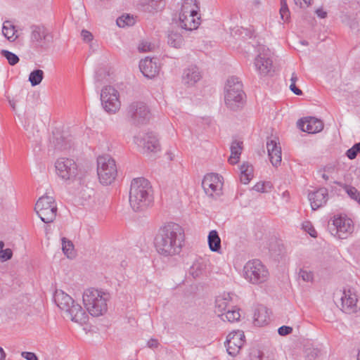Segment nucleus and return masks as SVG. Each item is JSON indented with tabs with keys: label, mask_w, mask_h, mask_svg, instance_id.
<instances>
[{
	"label": "nucleus",
	"mask_w": 360,
	"mask_h": 360,
	"mask_svg": "<svg viewBox=\"0 0 360 360\" xmlns=\"http://www.w3.org/2000/svg\"><path fill=\"white\" fill-rule=\"evenodd\" d=\"M184 240V229L176 223L168 222L159 228L154 245L160 255L172 257L181 252Z\"/></svg>",
	"instance_id": "f257e3e1"
},
{
	"label": "nucleus",
	"mask_w": 360,
	"mask_h": 360,
	"mask_svg": "<svg viewBox=\"0 0 360 360\" xmlns=\"http://www.w3.org/2000/svg\"><path fill=\"white\" fill-rule=\"evenodd\" d=\"M153 202L152 187L145 178L133 179L129 191V203L135 212L143 211Z\"/></svg>",
	"instance_id": "f03ea898"
},
{
	"label": "nucleus",
	"mask_w": 360,
	"mask_h": 360,
	"mask_svg": "<svg viewBox=\"0 0 360 360\" xmlns=\"http://www.w3.org/2000/svg\"><path fill=\"white\" fill-rule=\"evenodd\" d=\"M83 303L87 311L92 316L98 317L103 315L108 310V304L110 296L94 288L86 289L83 293Z\"/></svg>",
	"instance_id": "7ed1b4c3"
},
{
	"label": "nucleus",
	"mask_w": 360,
	"mask_h": 360,
	"mask_svg": "<svg viewBox=\"0 0 360 360\" xmlns=\"http://www.w3.org/2000/svg\"><path fill=\"white\" fill-rule=\"evenodd\" d=\"M245 92L243 84L236 77L228 79L224 92V101L226 106L231 110H237L244 103Z\"/></svg>",
	"instance_id": "20e7f679"
},
{
	"label": "nucleus",
	"mask_w": 360,
	"mask_h": 360,
	"mask_svg": "<svg viewBox=\"0 0 360 360\" xmlns=\"http://www.w3.org/2000/svg\"><path fill=\"white\" fill-rule=\"evenodd\" d=\"M97 173L100 182L109 185L115 179L117 169L115 160L109 155H101L97 158Z\"/></svg>",
	"instance_id": "39448f33"
},
{
	"label": "nucleus",
	"mask_w": 360,
	"mask_h": 360,
	"mask_svg": "<svg viewBox=\"0 0 360 360\" xmlns=\"http://www.w3.org/2000/svg\"><path fill=\"white\" fill-rule=\"evenodd\" d=\"M243 276L252 284H260L268 279L269 271L261 261L252 259L244 266Z\"/></svg>",
	"instance_id": "423d86ee"
},
{
	"label": "nucleus",
	"mask_w": 360,
	"mask_h": 360,
	"mask_svg": "<svg viewBox=\"0 0 360 360\" xmlns=\"http://www.w3.org/2000/svg\"><path fill=\"white\" fill-rule=\"evenodd\" d=\"M34 210L41 220L46 224L54 221L58 211L54 198L49 195L41 197L35 204Z\"/></svg>",
	"instance_id": "0eeeda50"
},
{
	"label": "nucleus",
	"mask_w": 360,
	"mask_h": 360,
	"mask_svg": "<svg viewBox=\"0 0 360 360\" xmlns=\"http://www.w3.org/2000/svg\"><path fill=\"white\" fill-rule=\"evenodd\" d=\"M127 115L133 124L141 125L146 124L150 120V111L145 103L136 101L128 106Z\"/></svg>",
	"instance_id": "6e6552de"
},
{
	"label": "nucleus",
	"mask_w": 360,
	"mask_h": 360,
	"mask_svg": "<svg viewBox=\"0 0 360 360\" xmlns=\"http://www.w3.org/2000/svg\"><path fill=\"white\" fill-rule=\"evenodd\" d=\"M328 229L333 236L345 239L353 231V226L351 219L339 216L328 221Z\"/></svg>",
	"instance_id": "1a4fd4ad"
},
{
	"label": "nucleus",
	"mask_w": 360,
	"mask_h": 360,
	"mask_svg": "<svg viewBox=\"0 0 360 360\" xmlns=\"http://www.w3.org/2000/svg\"><path fill=\"white\" fill-rule=\"evenodd\" d=\"M254 65L260 77L270 75L273 72L271 53L268 48L261 46L258 49V54L255 59Z\"/></svg>",
	"instance_id": "9d476101"
},
{
	"label": "nucleus",
	"mask_w": 360,
	"mask_h": 360,
	"mask_svg": "<svg viewBox=\"0 0 360 360\" xmlns=\"http://www.w3.org/2000/svg\"><path fill=\"white\" fill-rule=\"evenodd\" d=\"M119 93L112 86H105L101 93V101L104 110L109 113H115L120 108Z\"/></svg>",
	"instance_id": "9b49d317"
},
{
	"label": "nucleus",
	"mask_w": 360,
	"mask_h": 360,
	"mask_svg": "<svg viewBox=\"0 0 360 360\" xmlns=\"http://www.w3.org/2000/svg\"><path fill=\"white\" fill-rule=\"evenodd\" d=\"M53 40L52 33L44 26H31L30 41L35 47L46 49Z\"/></svg>",
	"instance_id": "f8f14e48"
},
{
	"label": "nucleus",
	"mask_w": 360,
	"mask_h": 360,
	"mask_svg": "<svg viewBox=\"0 0 360 360\" xmlns=\"http://www.w3.org/2000/svg\"><path fill=\"white\" fill-rule=\"evenodd\" d=\"M56 173L63 180L73 179L77 174V165L72 159L60 158L56 163Z\"/></svg>",
	"instance_id": "ddd939ff"
},
{
	"label": "nucleus",
	"mask_w": 360,
	"mask_h": 360,
	"mask_svg": "<svg viewBox=\"0 0 360 360\" xmlns=\"http://www.w3.org/2000/svg\"><path fill=\"white\" fill-rule=\"evenodd\" d=\"M220 177L217 174H209L205 176L202 186L207 195L212 198L221 195L222 183Z\"/></svg>",
	"instance_id": "4468645a"
},
{
	"label": "nucleus",
	"mask_w": 360,
	"mask_h": 360,
	"mask_svg": "<svg viewBox=\"0 0 360 360\" xmlns=\"http://www.w3.org/2000/svg\"><path fill=\"white\" fill-rule=\"evenodd\" d=\"M134 142L148 152H157L160 149L159 141L153 132L139 134L134 136Z\"/></svg>",
	"instance_id": "2eb2a0df"
},
{
	"label": "nucleus",
	"mask_w": 360,
	"mask_h": 360,
	"mask_svg": "<svg viewBox=\"0 0 360 360\" xmlns=\"http://www.w3.org/2000/svg\"><path fill=\"white\" fill-rule=\"evenodd\" d=\"M245 342V335L241 330L233 331L227 336L225 346L231 356H236Z\"/></svg>",
	"instance_id": "dca6fc26"
},
{
	"label": "nucleus",
	"mask_w": 360,
	"mask_h": 360,
	"mask_svg": "<svg viewBox=\"0 0 360 360\" xmlns=\"http://www.w3.org/2000/svg\"><path fill=\"white\" fill-rule=\"evenodd\" d=\"M297 125L300 130L308 134H316L320 132L323 129L322 121L312 117L299 120Z\"/></svg>",
	"instance_id": "f3484780"
},
{
	"label": "nucleus",
	"mask_w": 360,
	"mask_h": 360,
	"mask_svg": "<svg viewBox=\"0 0 360 360\" xmlns=\"http://www.w3.org/2000/svg\"><path fill=\"white\" fill-rule=\"evenodd\" d=\"M266 149L272 165L274 167L280 165L282 156L281 148L279 142L278 141V139L276 137L274 139H268L266 141Z\"/></svg>",
	"instance_id": "a211bd4d"
},
{
	"label": "nucleus",
	"mask_w": 360,
	"mask_h": 360,
	"mask_svg": "<svg viewBox=\"0 0 360 360\" xmlns=\"http://www.w3.org/2000/svg\"><path fill=\"white\" fill-rule=\"evenodd\" d=\"M308 198L310 201L311 209L316 210L326 204L328 200V189L322 187L310 192L308 194Z\"/></svg>",
	"instance_id": "6ab92c4d"
},
{
	"label": "nucleus",
	"mask_w": 360,
	"mask_h": 360,
	"mask_svg": "<svg viewBox=\"0 0 360 360\" xmlns=\"http://www.w3.org/2000/svg\"><path fill=\"white\" fill-rule=\"evenodd\" d=\"M198 15V11H191L190 13L185 12L179 14V25L182 29L191 31L198 27L200 25V18L197 19L195 17Z\"/></svg>",
	"instance_id": "aec40b11"
},
{
	"label": "nucleus",
	"mask_w": 360,
	"mask_h": 360,
	"mask_svg": "<svg viewBox=\"0 0 360 360\" xmlns=\"http://www.w3.org/2000/svg\"><path fill=\"white\" fill-rule=\"evenodd\" d=\"M71 321L80 325L85 324L89 319L87 313L82 309L80 304L75 302L65 311Z\"/></svg>",
	"instance_id": "412c9836"
},
{
	"label": "nucleus",
	"mask_w": 360,
	"mask_h": 360,
	"mask_svg": "<svg viewBox=\"0 0 360 360\" xmlns=\"http://www.w3.org/2000/svg\"><path fill=\"white\" fill-rule=\"evenodd\" d=\"M340 300L343 311L351 313L356 311L357 297L351 289H344Z\"/></svg>",
	"instance_id": "4be33fe9"
},
{
	"label": "nucleus",
	"mask_w": 360,
	"mask_h": 360,
	"mask_svg": "<svg viewBox=\"0 0 360 360\" xmlns=\"http://www.w3.org/2000/svg\"><path fill=\"white\" fill-rule=\"evenodd\" d=\"M201 78L202 73L196 65H191L184 70L182 82L185 85L192 86Z\"/></svg>",
	"instance_id": "5701e85b"
},
{
	"label": "nucleus",
	"mask_w": 360,
	"mask_h": 360,
	"mask_svg": "<svg viewBox=\"0 0 360 360\" xmlns=\"http://www.w3.org/2000/svg\"><path fill=\"white\" fill-rule=\"evenodd\" d=\"M139 68L143 75L148 78L155 77L160 70V67L157 64L156 59L153 60L152 58L148 57L141 60Z\"/></svg>",
	"instance_id": "b1692460"
},
{
	"label": "nucleus",
	"mask_w": 360,
	"mask_h": 360,
	"mask_svg": "<svg viewBox=\"0 0 360 360\" xmlns=\"http://www.w3.org/2000/svg\"><path fill=\"white\" fill-rule=\"evenodd\" d=\"M54 300L58 307L65 311L75 302L69 295L61 290L56 292Z\"/></svg>",
	"instance_id": "393cba45"
},
{
	"label": "nucleus",
	"mask_w": 360,
	"mask_h": 360,
	"mask_svg": "<svg viewBox=\"0 0 360 360\" xmlns=\"http://www.w3.org/2000/svg\"><path fill=\"white\" fill-rule=\"evenodd\" d=\"M231 299L229 294L219 296L215 300V312L219 314L226 312L231 307Z\"/></svg>",
	"instance_id": "a878e982"
},
{
	"label": "nucleus",
	"mask_w": 360,
	"mask_h": 360,
	"mask_svg": "<svg viewBox=\"0 0 360 360\" xmlns=\"http://www.w3.org/2000/svg\"><path fill=\"white\" fill-rule=\"evenodd\" d=\"M269 319L266 307L262 306L255 309L254 313V323L255 326H262L268 323Z\"/></svg>",
	"instance_id": "bb28decb"
},
{
	"label": "nucleus",
	"mask_w": 360,
	"mask_h": 360,
	"mask_svg": "<svg viewBox=\"0 0 360 360\" xmlns=\"http://www.w3.org/2000/svg\"><path fill=\"white\" fill-rule=\"evenodd\" d=\"M243 150V142L233 141L231 146V156L229 158V162L231 165L236 164L240 158Z\"/></svg>",
	"instance_id": "cd10ccee"
},
{
	"label": "nucleus",
	"mask_w": 360,
	"mask_h": 360,
	"mask_svg": "<svg viewBox=\"0 0 360 360\" xmlns=\"http://www.w3.org/2000/svg\"><path fill=\"white\" fill-rule=\"evenodd\" d=\"M219 316L221 320L226 319L231 323L238 321L240 318V309L232 305L226 312L219 314Z\"/></svg>",
	"instance_id": "c85d7f7f"
},
{
	"label": "nucleus",
	"mask_w": 360,
	"mask_h": 360,
	"mask_svg": "<svg viewBox=\"0 0 360 360\" xmlns=\"http://www.w3.org/2000/svg\"><path fill=\"white\" fill-rule=\"evenodd\" d=\"M207 240L209 248L212 252L219 251L221 249V239L217 231L212 230L210 232Z\"/></svg>",
	"instance_id": "c756f323"
},
{
	"label": "nucleus",
	"mask_w": 360,
	"mask_h": 360,
	"mask_svg": "<svg viewBox=\"0 0 360 360\" xmlns=\"http://www.w3.org/2000/svg\"><path fill=\"white\" fill-rule=\"evenodd\" d=\"M240 169L241 182L248 184L253 177V167L248 163H243Z\"/></svg>",
	"instance_id": "7c9ffc66"
},
{
	"label": "nucleus",
	"mask_w": 360,
	"mask_h": 360,
	"mask_svg": "<svg viewBox=\"0 0 360 360\" xmlns=\"http://www.w3.org/2000/svg\"><path fill=\"white\" fill-rule=\"evenodd\" d=\"M44 73L43 70L36 69L32 71L29 75V82L32 86L39 85L44 79Z\"/></svg>",
	"instance_id": "2f4dec72"
},
{
	"label": "nucleus",
	"mask_w": 360,
	"mask_h": 360,
	"mask_svg": "<svg viewBox=\"0 0 360 360\" xmlns=\"http://www.w3.org/2000/svg\"><path fill=\"white\" fill-rule=\"evenodd\" d=\"M168 44L174 48H180L184 42L182 36L176 32H171L168 34Z\"/></svg>",
	"instance_id": "473e14b6"
},
{
	"label": "nucleus",
	"mask_w": 360,
	"mask_h": 360,
	"mask_svg": "<svg viewBox=\"0 0 360 360\" xmlns=\"http://www.w3.org/2000/svg\"><path fill=\"white\" fill-rule=\"evenodd\" d=\"M62 250L63 253L68 257L74 256L73 243L65 238H62Z\"/></svg>",
	"instance_id": "72a5a7b5"
},
{
	"label": "nucleus",
	"mask_w": 360,
	"mask_h": 360,
	"mask_svg": "<svg viewBox=\"0 0 360 360\" xmlns=\"http://www.w3.org/2000/svg\"><path fill=\"white\" fill-rule=\"evenodd\" d=\"M2 33L8 40H11L15 34V27L10 21H5L3 24Z\"/></svg>",
	"instance_id": "f704fd0d"
},
{
	"label": "nucleus",
	"mask_w": 360,
	"mask_h": 360,
	"mask_svg": "<svg viewBox=\"0 0 360 360\" xmlns=\"http://www.w3.org/2000/svg\"><path fill=\"white\" fill-rule=\"evenodd\" d=\"M117 26L120 27H124L125 26H131L135 23V20L133 16L129 15H122L116 20Z\"/></svg>",
	"instance_id": "c9c22d12"
},
{
	"label": "nucleus",
	"mask_w": 360,
	"mask_h": 360,
	"mask_svg": "<svg viewBox=\"0 0 360 360\" xmlns=\"http://www.w3.org/2000/svg\"><path fill=\"white\" fill-rule=\"evenodd\" d=\"M164 6V1L162 0H150L146 7V11L152 13L161 10Z\"/></svg>",
	"instance_id": "e433bc0d"
},
{
	"label": "nucleus",
	"mask_w": 360,
	"mask_h": 360,
	"mask_svg": "<svg viewBox=\"0 0 360 360\" xmlns=\"http://www.w3.org/2000/svg\"><path fill=\"white\" fill-rule=\"evenodd\" d=\"M1 54L6 58L11 65H16L20 60L19 57L16 54L8 50H2Z\"/></svg>",
	"instance_id": "4c0bfd02"
},
{
	"label": "nucleus",
	"mask_w": 360,
	"mask_h": 360,
	"mask_svg": "<svg viewBox=\"0 0 360 360\" xmlns=\"http://www.w3.org/2000/svg\"><path fill=\"white\" fill-rule=\"evenodd\" d=\"M4 243L0 241V260L5 262L11 259L13 256V252L10 248L4 249Z\"/></svg>",
	"instance_id": "58836bf2"
},
{
	"label": "nucleus",
	"mask_w": 360,
	"mask_h": 360,
	"mask_svg": "<svg viewBox=\"0 0 360 360\" xmlns=\"http://www.w3.org/2000/svg\"><path fill=\"white\" fill-rule=\"evenodd\" d=\"M203 270L202 264L199 262L193 263L189 269V274L193 277L197 278L202 274Z\"/></svg>",
	"instance_id": "ea45409f"
},
{
	"label": "nucleus",
	"mask_w": 360,
	"mask_h": 360,
	"mask_svg": "<svg viewBox=\"0 0 360 360\" xmlns=\"http://www.w3.org/2000/svg\"><path fill=\"white\" fill-rule=\"evenodd\" d=\"M280 14L281 19L284 21H287L290 18V11L286 0H281Z\"/></svg>",
	"instance_id": "a19ab883"
},
{
	"label": "nucleus",
	"mask_w": 360,
	"mask_h": 360,
	"mask_svg": "<svg viewBox=\"0 0 360 360\" xmlns=\"http://www.w3.org/2000/svg\"><path fill=\"white\" fill-rule=\"evenodd\" d=\"M359 153H360V142L355 143L351 148L348 149L346 155L349 160H354Z\"/></svg>",
	"instance_id": "79ce46f5"
},
{
	"label": "nucleus",
	"mask_w": 360,
	"mask_h": 360,
	"mask_svg": "<svg viewBox=\"0 0 360 360\" xmlns=\"http://www.w3.org/2000/svg\"><path fill=\"white\" fill-rule=\"evenodd\" d=\"M321 355V350L318 348H308L306 350V358L307 360H315Z\"/></svg>",
	"instance_id": "37998d69"
},
{
	"label": "nucleus",
	"mask_w": 360,
	"mask_h": 360,
	"mask_svg": "<svg viewBox=\"0 0 360 360\" xmlns=\"http://www.w3.org/2000/svg\"><path fill=\"white\" fill-rule=\"evenodd\" d=\"M343 188L351 198L355 200L358 199L359 196L360 195V193L356 188L348 185H344Z\"/></svg>",
	"instance_id": "c03bdc74"
},
{
	"label": "nucleus",
	"mask_w": 360,
	"mask_h": 360,
	"mask_svg": "<svg viewBox=\"0 0 360 360\" xmlns=\"http://www.w3.org/2000/svg\"><path fill=\"white\" fill-rule=\"evenodd\" d=\"M299 278H301L304 281L309 282L312 281L314 278V274L311 271H307L304 269H301L299 271Z\"/></svg>",
	"instance_id": "a18cd8bd"
},
{
	"label": "nucleus",
	"mask_w": 360,
	"mask_h": 360,
	"mask_svg": "<svg viewBox=\"0 0 360 360\" xmlns=\"http://www.w3.org/2000/svg\"><path fill=\"white\" fill-rule=\"evenodd\" d=\"M155 48V45L148 41H142L139 45V50L141 52L150 51Z\"/></svg>",
	"instance_id": "49530a36"
},
{
	"label": "nucleus",
	"mask_w": 360,
	"mask_h": 360,
	"mask_svg": "<svg viewBox=\"0 0 360 360\" xmlns=\"http://www.w3.org/2000/svg\"><path fill=\"white\" fill-rule=\"evenodd\" d=\"M302 228L311 237H314V238L316 237V231L310 222L306 221V222L303 223Z\"/></svg>",
	"instance_id": "de8ad7c7"
},
{
	"label": "nucleus",
	"mask_w": 360,
	"mask_h": 360,
	"mask_svg": "<svg viewBox=\"0 0 360 360\" xmlns=\"http://www.w3.org/2000/svg\"><path fill=\"white\" fill-rule=\"evenodd\" d=\"M292 328L288 326H281L278 330V334L281 336L289 335L292 333Z\"/></svg>",
	"instance_id": "09e8293b"
},
{
	"label": "nucleus",
	"mask_w": 360,
	"mask_h": 360,
	"mask_svg": "<svg viewBox=\"0 0 360 360\" xmlns=\"http://www.w3.org/2000/svg\"><path fill=\"white\" fill-rule=\"evenodd\" d=\"M266 185H269V183L266 184V183H261V182H258L257 184H256L254 187H253V189L257 192H261V193H264V192H266Z\"/></svg>",
	"instance_id": "8fccbe9b"
},
{
	"label": "nucleus",
	"mask_w": 360,
	"mask_h": 360,
	"mask_svg": "<svg viewBox=\"0 0 360 360\" xmlns=\"http://www.w3.org/2000/svg\"><path fill=\"white\" fill-rule=\"evenodd\" d=\"M21 356L27 360H38L37 356L33 352H22Z\"/></svg>",
	"instance_id": "3c124183"
},
{
	"label": "nucleus",
	"mask_w": 360,
	"mask_h": 360,
	"mask_svg": "<svg viewBox=\"0 0 360 360\" xmlns=\"http://www.w3.org/2000/svg\"><path fill=\"white\" fill-rule=\"evenodd\" d=\"M81 36L82 37V39L84 41H87V42L91 41L92 39H93L92 34L90 32H89V31H87L86 30H83L82 31Z\"/></svg>",
	"instance_id": "603ef678"
},
{
	"label": "nucleus",
	"mask_w": 360,
	"mask_h": 360,
	"mask_svg": "<svg viewBox=\"0 0 360 360\" xmlns=\"http://www.w3.org/2000/svg\"><path fill=\"white\" fill-rule=\"evenodd\" d=\"M296 5H299L302 7H308L311 4L312 0H294Z\"/></svg>",
	"instance_id": "864d4df0"
},
{
	"label": "nucleus",
	"mask_w": 360,
	"mask_h": 360,
	"mask_svg": "<svg viewBox=\"0 0 360 360\" xmlns=\"http://www.w3.org/2000/svg\"><path fill=\"white\" fill-rule=\"evenodd\" d=\"M290 89L296 95L300 96L302 94V90H300L299 88H297L295 85V84H290Z\"/></svg>",
	"instance_id": "5fc2aeb1"
},
{
	"label": "nucleus",
	"mask_w": 360,
	"mask_h": 360,
	"mask_svg": "<svg viewBox=\"0 0 360 360\" xmlns=\"http://www.w3.org/2000/svg\"><path fill=\"white\" fill-rule=\"evenodd\" d=\"M147 345H148V347H150V348H156V347H158L159 343H158V340L151 338L150 340H149L148 341Z\"/></svg>",
	"instance_id": "6e6d98bb"
},
{
	"label": "nucleus",
	"mask_w": 360,
	"mask_h": 360,
	"mask_svg": "<svg viewBox=\"0 0 360 360\" xmlns=\"http://www.w3.org/2000/svg\"><path fill=\"white\" fill-rule=\"evenodd\" d=\"M315 13L320 18H325L327 17V12L323 11L322 8L316 9Z\"/></svg>",
	"instance_id": "4d7b16f0"
},
{
	"label": "nucleus",
	"mask_w": 360,
	"mask_h": 360,
	"mask_svg": "<svg viewBox=\"0 0 360 360\" xmlns=\"http://www.w3.org/2000/svg\"><path fill=\"white\" fill-rule=\"evenodd\" d=\"M322 170L330 175L334 172V167L331 165H327L324 167Z\"/></svg>",
	"instance_id": "13d9d810"
},
{
	"label": "nucleus",
	"mask_w": 360,
	"mask_h": 360,
	"mask_svg": "<svg viewBox=\"0 0 360 360\" xmlns=\"http://www.w3.org/2000/svg\"><path fill=\"white\" fill-rule=\"evenodd\" d=\"M319 174H321V177L325 180L328 181L329 179V174L324 172L322 169L318 172Z\"/></svg>",
	"instance_id": "bf43d9fd"
},
{
	"label": "nucleus",
	"mask_w": 360,
	"mask_h": 360,
	"mask_svg": "<svg viewBox=\"0 0 360 360\" xmlns=\"http://www.w3.org/2000/svg\"><path fill=\"white\" fill-rule=\"evenodd\" d=\"M56 148H58V149H59V150H65V149H67V148H68V146H66V144H65V145H63V144H62V145H60V143H58H58L56 144Z\"/></svg>",
	"instance_id": "052dcab7"
},
{
	"label": "nucleus",
	"mask_w": 360,
	"mask_h": 360,
	"mask_svg": "<svg viewBox=\"0 0 360 360\" xmlns=\"http://www.w3.org/2000/svg\"><path fill=\"white\" fill-rule=\"evenodd\" d=\"M298 78L297 77V75L295 74V72H293L292 74V77H291V79H290V81H291V84H295L296 82L297 81Z\"/></svg>",
	"instance_id": "680f3d73"
},
{
	"label": "nucleus",
	"mask_w": 360,
	"mask_h": 360,
	"mask_svg": "<svg viewBox=\"0 0 360 360\" xmlns=\"http://www.w3.org/2000/svg\"><path fill=\"white\" fill-rule=\"evenodd\" d=\"M0 353H1L0 356H1V359H6V353L1 347H0Z\"/></svg>",
	"instance_id": "e2e57ef3"
},
{
	"label": "nucleus",
	"mask_w": 360,
	"mask_h": 360,
	"mask_svg": "<svg viewBox=\"0 0 360 360\" xmlns=\"http://www.w3.org/2000/svg\"><path fill=\"white\" fill-rule=\"evenodd\" d=\"M261 2H260V0H253L252 1V4L255 6H259L260 5Z\"/></svg>",
	"instance_id": "0e129e2a"
},
{
	"label": "nucleus",
	"mask_w": 360,
	"mask_h": 360,
	"mask_svg": "<svg viewBox=\"0 0 360 360\" xmlns=\"http://www.w3.org/2000/svg\"><path fill=\"white\" fill-rule=\"evenodd\" d=\"M302 44L304 45H307L308 42L307 41H302Z\"/></svg>",
	"instance_id": "69168bd1"
},
{
	"label": "nucleus",
	"mask_w": 360,
	"mask_h": 360,
	"mask_svg": "<svg viewBox=\"0 0 360 360\" xmlns=\"http://www.w3.org/2000/svg\"><path fill=\"white\" fill-rule=\"evenodd\" d=\"M357 360H360V351H359V352L358 354Z\"/></svg>",
	"instance_id": "338daca9"
},
{
	"label": "nucleus",
	"mask_w": 360,
	"mask_h": 360,
	"mask_svg": "<svg viewBox=\"0 0 360 360\" xmlns=\"http://www.w3.org/2000/svg\"><path fill=\"white\" fill-rule=\"evenodd\" d=\"M360 204V195L359 196L358 199L356 200Z\"/></svg>",
	"instance_id": "774afa93"
}]
</instances>
